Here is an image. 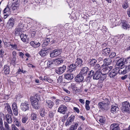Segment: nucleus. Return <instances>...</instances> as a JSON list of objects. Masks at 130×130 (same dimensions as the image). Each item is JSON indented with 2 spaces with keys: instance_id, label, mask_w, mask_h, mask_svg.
<instances>
[{
  "instance_id": "obj_27",
  "label": "nucleus",
  "mask_w": 130,
  "mask_h": 130,
  "mask_svg": "<svg viewBox=\"0 0 130 130\" xmlns=\"http://www.w3.org/2000/svg\"><path fill=\"white\" fill-rule=\"evenodd\" d=\"M110 52V49L108 48L103 49L102 50L103 54L105 55H107L109 54Z\"/></svg>"
},
{
  "instance_id": "obj_19",
  "label": "nucleus",
  "mask_w": 130,
  "mask_h": 130,
  "mask_svg": "<svg viewBox=\"0 0 130 130\" xmlns=\"http://www.w3.org/2000/svg\"><path fill=\"white\" fill-rule=\"evenodd\" d=\"M111 59L109 58H106L104 61V64L102 65V67H104L106 66L109 65L111 62Z\"/></svg>"
},
{
  "instance_id": "obj_28",
  "label": "nucleus",
  "mask_w": 130,
  "mask_h": 130,
  "mask_svg": "<svg viewBox=\"0 0 130 130\" xmlns=\"http://www.w3.org/2000/svg\"><path fill=\"white\" fill-rule=\"evenodd\" d=\"M48 53L47 51L45 50H42L39 53V55L42 56H45Z\"/></svg>"
},
{
  "instance_id": "obj_31",
  "label": "nucleus",
  "mask_w": 130,
  "mask_h": 130,
  "mask_svg": "<svg viewBox=\"0 0 130 130\" xmlns=\"http://www.w3.org/2000/svg\"><path fill=\"white\" fill-rule=\"evenodd\" d=\"M46 103L48 107L50 108H52L53 106V103L51 100H47Z\"/></svg>"
},
{
  "instance_id": "obj_40",
  "label": "nucleus",
  "mask_w": 130,
  "mask_h": 130,
  "mask_svg": "<svg viewBox=\"0 0 130 130\" xmlns=\"http://www.w3.org/2000/svg\"><path fill=\"white\" fill-rule=\"evenodd\" d=\"M10 8L8 5L4 9V13L8 14L10 11Z\"/></svg>"
},
{
  "instance_id": "obj_55",
  "label": "nucleus",
  "mask_w": 130,
  "mask_h": 130,
  "mask_svg": "<svg viewBox=\"0 0 130 130\" xmlns=\"http://www.w3.org/2000/svg\"><path fill=\"white\" fill-rule=\"evenodd\" d=\"M64 100L67 102H69L71 100V99L68 96H66L64 98Z\"/></svg>"
},
{
  "instance_id": "obj_57",
  "label": "nucleus",
  "mask_w": 130,
  "mask_h": 130,
  "mask_svg": "<svg viewBox=\"0 0 130 130\" xmlns=\"http://www.w3.org/2000/svg\"><path fill=\"white\" fill-rule=\"evenodd\" d=\"M54 115V113L53 112H51L49 113V116L50 118H52L53 117Z\"/></svg>"
},
{
  "instance_id": "obj_17",
  "label": "nucleus",
  "mask_w": 130,
  "mask_h": 130,
  "mask_svg": "<svg viewBox=\"0 0 130 130\" xmlns=\"http://www.w3.org/2000/svg\"><path fill=\"white\" fill-rule=\"evenodd\" d=\"M15 22L14 19L12 18H10L7 24L9 28H11L13 27Z\"/></svg>"
},
{
  "instance_id": "obj_5",
  "label": "nucleus",
  "mask_w": 130,
  "mask_h": 130,
  "mask_svg": "<svg viewBox=\"0 0 130 130\" xmlns=\"http://www.w3.org/2000/svg\"><path fill=\"white\" fill-rule=\"evenodd\" d=\"M119 68H115L109 72L108 75L110 78H115L119 73Z\"/></svg>"
},
{
  "instance_id": "obj_16",
  "label": "nucleus",
  "mask_w": 130,
  "mask_h": 130,
  "mask_svg": "<svg viewBox=\"0 0 130 130\" xmlns=\"http://www.w3.org/2000/svg\"><path fill=\"white\" fill-rule=\"evenodd\" d=\"M89 69L87 67H85L82 68L80 73L84 76H86L88 72Z\"/></svg>"
},
{
  "instance_id": "obj_61",
  "label": "nucleus",
  "mask_w": 130,
  "mask_h": 130,
  "mask_svg": "<svg viewBox=\"0 0 130 130\" xmlns=\"http://www.w3.org/2000/svg\"><path fill=\"white\" fill-rule=\"evenodd\" d=\"M24 55V54L22 52H19V56L21 57L22 58H24L23 56Z\"/></svg>"
},
{
  "instance_id": "obj_34",
  "label": "nucleus",
  "mask_w": 130,
  "mask_h": 130,
  "mask_svg": "<svg viewBox=\"0 0 130 130\" xmlns=\"http://www.w3.org/2000/svg\"><path fill=\"white\" fill-rule=\"evenodd\" d=\"M119 74H125L127 72V70L125 69H123L121 68L120 69L119 68Z\"/></svg>"
},
{
  "instance_id": "obj_36",
  "label": "nucleus",
  "mask_w": 130,
  "mask_h": 130,
  "mask_svg": "<svg viewBox=\"0 0 130 130\" xmlns=\"http://www.w3.org/2000/svg\"><path fill=\"white\" fill-rule=\"evenodd\" d=\"M50 39L48 38H47L44 41V42H43L42 44V46L43 47H45L50 42Z\"/></svg>"
},
{
  "instance_id": "obj_37",
  "label": "nucleus",
  "mask_w": 130,
  "mask_h": 130,
  "mask_svg": "<svg viewBox=\"0 0 130 130\" xmlns=\"http://www.w3.org/2000/svg\"><path fill=\"white\" fill-rule=\"evenodd\" d=\"M5 129V130H11V128L8 124L7 122H4Z\"/></svg>"
},
{
  "instance_id": "obj_63",
  "label": "nucleus",
  "mask_w": 130,
  "mask_h": 130,
  "mask_svg": "<svg viewBox=\"0 0 130 130\" xmlns=\"http://www.w3.org/2000/svg\"><path fill=\"white\" fill-rule=\"evenodd\" d=\"M17 54L16 52L15 51H13L12 52V57H16V55Z\"/></svg>"
},
{
  "instance_id": "obj_12",
  "label": "nucleus",
  "mask_w": 130,
  "mask_h": 130,
  "mask_svg": "<svg viewBox=\"0 0 130 130\" xmlns=\"http://www.w3.org/2000/svg\"><path fill=\"white\" fill-rule=\"evenodd\" d=\"M12 109L13 111L14 115L15 116H17L18 113V107L16 103L14 102L12 104Z\"/></svg>"
},
{
  "instance_id": "obj_22",
  "label": "nucleus",
  "mask_w": 130,
  "mask_h": 130,
  "mask_svg": "<svg viewBox=\"0 0 130 130\" xmlns=\"http://www.w3.org/2000/svg\"><path fill=\"white\" fill-rule=\"evenodd\" d=\"M110 128L112 130H119L120 128L117 123H113L110 125Z\"/></svg>"
},
{
  "instance_id": "obj_48",
  "label": "nucleus",
  "mask_w": 130,
  "mask_h": 130,
  "mask_svg": "<svg viewBox=\"0 0 130 130\" xmlns=\"http://www.w3.org/2000/svg\"><path fill=\"white\" fill-rule=\"evenodd\" d=\"M11 46V48L12 49H16L17 48V45L16 43H14V44H10L9 46Z\"/></svg>"
},
{
  "instance_id": "obj_33",
  "label": "nucleus",
  "mask_w": 130,
  "mask_h": 130,
  "mask_svg": "<svg viewBox=\"0 0 130 130\" xmlns=\"http://www.w3.org/2000/svg\"><path fill=\"white\" fill-rule=\"evenodd\" d=\"M21 39L24 42H25L26 41L27 39V36L25 35L22 34L20 36Z\"/></svg>"
},
{
  "instance_id": "obj_54",
  "label": "nucleus",
  "mask_w": 130,
  "mask_h": 130,
  "mask_svg": "<svg viewBox=\"0 0 130 130\" xmlns=\"http://www.w3.org/2000/svg\"><path fill=\"white\" fill-rule=\"evenodd\" d=\"M40 115L41 117H43V119L42 120H45V118L44 117V116H45V114L44 111H41L40 112Z\"/></svg>"
},
{
  "instance_id": "obj_45",
  "label": "nucleus",
  "mask_w": 130,
  "mask_h": 130,
  "mask_svg": "<svg viewBox=\"0 0 130 130\" xmlns=\"http://www.w3.org/2000/svg\"><path fill=\"white\" fill-rule=\"evenodd\" d=\"M97 60L94 59H92L91 61L90 62V65L93 66H94L97 62Z\"/></svg>"
},
{
  "instance_id": "obj_42",
  "label": "nucleus",
  "mask_w": 130,
  "mask_h": 130,
  "mask_svg": "<svg viewBox=\"0 0 130 130\" xmlns=\"http://www.w3.org/2000/svg\"><path fill=\"white\" fill-rule=\"evenodd\" d=\"M106 77V75L105 74H102V75H101L99 79L100 82H102L104 80Z\"/></svg>"
},
{
  "instance_id": "obj_32",
  "label": "nucleus",
  "mask_w": 130,
  "mask_h": 130,
  "mask_svg": "<svg viewBox=\"0 0 130 130\" xmlns=\"http://www.w3.org/2000/svg\"><path fill=\"white\" fill-rule=\"evenodd\" d=\"M30 45L34 48L37 47H39L40 45V43L39 42H38L35 45V42L34 41H32L30 43Z\"/></svg>"
},
{
  "instance_id": "obj_43",
  "label": "nucleus",
  "mask_w": 130,
  "mask_h": 130,
  "mask_svg": "<svg viewBox=\"0 0 130 130\" xmlns=\"http://www.w3.org/2000/svg\"><path fill=\"white\" fill-rule=\"evenodd\" d=\"M53 62V61L52 60H51L50 61H48L47 62V66L48 67H52Z\"/></svg>"
},
{
  "instance_id": "obj_23",
  "label": "nucleus",
  "mask_w": 130,
  "mask_h": 130,
  "mask_svg": "<svg viewBox=\"0 0 130 130\" xmlns=\"http://www.w3.org/2000/svg\"><path fill=\"white\" fill-rule=\"evenodd\" d=\"M119 108L117 106L112 105L111 106V108L110 110L111 112L113 113H116V111H118Z\"/></svg>"
},
{
  "instance_id": "obj_11",
  "label": "nucleus",
  "mask_w": 130,
  "mask_h": 130,
  "mask_svg": "<svg viewBox=\"0 0 130 130\" xmlns=\"http://www.w3.org/2000/svg\"><path fill=\"white\" fill-rule=\"evenodd\" d=\"M13 2L12 3L11 7L13 10L17 9L18 8L19 4L18 0H13Z\"/></svg>"
},
{
  "instance_id": "obj_44",
  "label": "nucleus",
  "mask_w": 130,
  "mask_h": 130,
  "mask_svg": "<svg viewBox=\"0 0 130 130\" xmlns=\"http://www.w3.org/2000/svg\"><path fill=\"white\" fill-rule=\"evenodd\" d=\"M31 118L32 120H36L37 119V115L34 113H32L31 114Z\"/></svg>"
},
{
  "instance_id": "obj_50",
  "label": "nucleus",
  "mask_w": 130,
  "mask_h": 130,
  "mask_svg": "<svg viewBox=\"0 0 130 130\" xmlns=\"http://www.w3.org/2000/svg\"><path fill=\"white\" fill-rule=\"evenodd\" d=\"M99 120L101 124L104 123L105 122V120L102 117H100Z\"/></svg>"
},
{
  "instance_id": "obj_24",
  "label": "nucleus",
  "mask_w": 130,
  "mask_h": 130,
  "mask_svg": "<svg viewBox=\"0 0 130 130\" xmlns=\"http://www.w3.org/2000/svg\"><path fill=\"white\" fill-rule=\"evenodd\" d=\"M64 77L65 79L68 80H71L73 78L72 74L69 73H67L65 74Z\"/></svg>"
},
{
  "instance_id": "obj_46",
  "label": "nucleus",
  "mask_w": 130,
  "mask_h": 130,
  "mask_svg": "<svg viewBox=\"0 0 130 130\" xmlns=\"http://www.w3.org/2000/svg\"><path fill=\"white\" fill-rule=\"evenodd\" d=\"M100 68V65L99 64L97 63L95 65L94 69L95 70V72H97L98 70V71H101Z\"/></svg>"
},
{
  "instance_id": "obj_39",
  "label": "nucleus",
  "mask_w": 130,
  "mask_h": 130,
  "mask_svg": "<svg viewBox=\"0 0 130 130\" xmlns=\"http://www.w3.org/2000/svg\"><path fill=\"white\" fill-rule=\"evenodd\" d=\"M0 130H5L3 126L2 119L1 118H0Z\"/></svg>"
},
{
  "instance_id": "obj_52",
  "label": "nucleus",
  "mask_w": 130,
  "mask_h": 130,
  "mask_svg": "<svg viewBox=\"0 0 130 130\" xmlns=\"http://www.w3.org/2000/svg\"><path fill=\"white\" fill-rule=\"evenodd\" d=\"M11 126L12 130H19V129L16 127L14 124H12Z\"/></svg>"
},
{
  "instance_id": "obj_13",
  "label": "nucleus",
  "mask_w": 130,
  "mask_h": 130,
  "mask_svg": "<svg viewBox=\"0 0 130 130\" xmlns=\"http://www.w3.org/2000/svg\"><path fill=\"white\" fill-rule=\"evenodd\" d=\"M75 118V116L73 115H71L67 120L66 122L65 123L66 126H69L73 122Z\"/></svg>"
},
{
  "instance_id": "obj_6",
  "label": "nucleus",
  "mask_w": 130,
  "mask_h": 130,
  "mask_svg": "<svg viewBox=\"0 0 130 130\" xmlns=\"http://www.w3.org/2000/svg\"><path fill=\"white\" fill-rule=\"evenodd\" d=\"M99 108L102 111H106L108 108V105L103 102H100L98 103Z\"/></svg>"
},
{
  "instance_id": "obj_49",
  "label": "nucleus",
  "mask_w": 130,
  "mask_h": 130,
  "mask_svg": "<svg viewBox=\"0 0 130 130\" xmlns=\"http://www.w3.org/2000/svg\"><path fill=\"white\" fill-rule=\"evenodd\" d=\"M122 6L124 9H126L128 7L127 2H125L123 3L122 4Z\"/></svg>"
},
{
  "instance_id": "obj_41",
  "label": "nucleus",
  "mask_w": 130,
  "mask_h": 130,
  "mask_svg": "<svg viewBox=\"0 0 130 130\" xmlns=\"http://www.w3.org/2000/svg\"><path fill=\"white\" fill-rule=\"evenodd\" d=\"M110 20L112 25V28H113V27L116 26L117 20L115 18H113L111 20Z\"/></svg>"
},
{
  "instance_id": "obj_60",
  "label": "nucleus",
  "mask_w": 130,
  "mask_h": 130,
  "mask_svg": "<svg viewBox=\"0 0 130 130\" xmlns=\"http://www.w3.org/2000/svg\"><path fill=\"white\" fill-rule=\"evenodd\" d=\"M74 110L76 111L77 113H79V109L77 107H74L73 108Z\"/></svg>"
},
{
  "instance_id": "obj_9",
  "label": "nucleus",
  "mask_w": 130,
  "mask_h": 130,
  "mask_svg": "<svg viewBox=\"0 0 130 130\" xmlns=\"http://www.w3.org/2000/svg\"><path fill=\"white\" fill-rule=\"evenodd\" d=\"M126 59L123 58H122L116 62V64L119 66V67H122L125 64Z\"/></svg>"
},
{
  "instance_id": "obj_62",
  "label": "nucleus",
  "mask_w": 130,
  "mask_h": 130,
  "mask_svg": "<svg viewBox=\"0 0 130 130\" xmlns=\"http://www.w3.org/2000/svg\"><path fill=\"white\" fill-rule=\"evenodd\" d=\"M4 51L3 50L1 49L0 50V56H2L4 53Z\"/></svg>"
},
{
  "instance_id": "obj_47",
  "label": "nucleus",
  "mask_w": 130,
  "mask_h": 130,
  "mask_svg": "<svg viewBox=\"0 0 130 130\" xmlns=\"http://www.w3.org/2000/svg\"><path fill=\"white\" fill-rule=\"evenodd\" d=\"M63 60L61 59H58L55 62V64L56 65H58L60 64L61 63L63 62Z\"/></svg>"
},
{
  "instance_id": "obj_51",
  "label": "nucleus",
  "mask_w": 130,
  "mask_h": 130,
  "mask_svg": "<svg viewBox=\"0 0 130 130\" xmlns=\"http://www.w3.org/2000/svg\"><path fill=\"white\" fill-rule=\"evenodd\" d=\"M16 57H12V58L11 60V63L13 64H16Z\"/></svg>"
},
{
  "instance_id": "obj_3",
  "label": "nucleus",
  "mask_w": 130,
  "mask_h": 130,
  "mask_svg": "<svg viewBox=\"0 0 130 130\" xmlns=\"http://www.w3.org/2000/svg\"><path fill=\"white\" fill-rule=\"evenodd\" d=\"M122 105L121 109L123 112H128V113L130 112V105L128 102H124L122 103Z\"/></svg>"
},
{
  "instance_id": "obj_35",
  "label": "nucleus",
  "mask_w": 130,
  "mask_h": 130,
  "mask_svg": "<svg viewBox=\"0 0 130 130\" xmlns=\"http://www.w3.org/2000/svg\"><path fill=\"white\" fill-rule=\"evenodd\" d=\"M5 108L7 110V111L9 114L12 115L13 114L11 108L10 106L8 105H7L5 107Z\"/></svg>"
},
{
  "instance_id": "obj_14",
  "label": "nucleus",
  "mask_w": 130,
  "mask_h": 130,
  "mask_svg": "<svg viewBox=\"0 0 130 130\" xmlns=\"http://www.w3.org/2000/svg\"><path fill=\"white\" fill-rule=\"evenodd\" d=\"M83 75L80 73L77 75L75 78L76 82H77L80 83L83 81L84 79V77Z\"/></svg>"
},
{
  "instance_id": "obj_38",
  "label": "nucleus",
  "mask_w": 130,
  "mask_h": 130,
  "mask_svg": "<svg viewBox=\"0 0 130 130\" xmlns=\"http://www.w3.org/2000/svg\"><path fill=\"white\" fill-rule=\"evenodd\" d=\"M101 30L104 34L108 32V30L105 26H103Z\"/></svg>"
},
{
  "instance_id": "obj_58",
  "label": "nucleus",
  "mask_w": 130,
  "mask_h": 130,
  "mask_svg": "<svg viewBox=\"0 0 130 130\" xmlns=\"http://www.w3.org/2000/svg\"><path fill=\"white\" fill-rule=\"evenodd\" d=\"M47 78L46 79V80L49 83H52L53 82V80L52 79H51L50 78H49V77L48 78Z\"/></svg>"
},
{
  "instance_id": "obj_2",
  "label": "nucleus",
  "mask_w": 130,
  "mask_h": 130,
  "mask_svg": "<svg viewBox=\"0 0 130 130\" xmlns=\"http://www.w3.org/2000/svg\"><path fill=\"white\" fill-rule=\"evenodd\" d=\"M98 70L97 72H95L94 74V71L93 70L90 71L88 73V77H93V79H94L98 80L99 79L102 73L100 71Z\"/></svg>"
},
{
  "instance_id": "obj_53",
  "label": "nucleus",
  "mask_w": 130,
  "mask_h": 130,
  "mask_svg": "<svg viewBox=\"0 0 130 130\" xmlns=\"http://www.w3.org/2000/svg\"><path fill=\"white\" fill-rule=\"evenodd\" d=\"M116 55V53L114 52H112L109 55V57L111 58H113Z\"/></svg>"
},
{
  "instance_id": "obj_8",
  "label": "nucleus",
  "mask_w": 130,
  "mask_h": 130,
  "mask_svg": "<svg viewBox=\"0 0 130 130\" xmlns=\"http://www.w3.org/2000/svg\"><path fill=\"white\" fill-rule=\"evenodd\" d=\"M66 67L65 66H63L62 67H60L56 68L55 72L58 74H61L65 71Z\"/></svg>"
},
{
  "instance_id": "obj_21",
  "label": "nucleus",
  "mask_w": 130,
  "mask_h": 130,
  "mask_svg": "<svg viewBox=\"0 0 130 130\" xmlns=\"http://www.w3.org/2000/svg\"><path fill=\"white\" fill-rule=\"evenodd\" d=\"M75 64L76 65L80 67L83 66V60L80 58H77L76 60Z\"/></svg>"
},
{
  "instance_id": "obj_15",
  "label": "nucleus",
  "mask_w": 130,
  "mask_h": 130,
  "mask_svg": "<svg viewBox=\"0 0 130 130\" xmlns=\"http://www.w3.org/2000/svg\"><path fill=\"white\" fill-rule=\"evenodd\" d=\"M122 28L125 29H127L129 28L130 25L128 24L127 22L123 20L121 21Z\"/></svg>"
},
{
  "instance_id": "obj_7",
  "label": "nucleus",
  "mask_w": 130,
  "mask_h": 130,
  "mask_svg": "<svg viewBox=\"0 0 130 130\" xmlns=\"http://www.w3.org/2000/svg\"><path fill=\"white\" fill-rule=\"evenodd\" d=\"M61 50L59 49L54 50L52 51L50 54L51 57H54L59 55L61 53Z\"/></svg>"
},
{
  "instance_id": "obj_1",
  "label": "nucleus",
  "mask_w": 130,
  "mask_h": 130,
  "mask_svg": "<svg viewBox=\"0 0 130 130\" xmlns=\"http://www.w3.org/2000/svg\"><path fill=\"white\" fill-rule=\"evenodd\" d=\"M31 104L32 107L35 109H38L39 107V100H40L39 96L36 95L34 96H31L30 98Z\"/></svg>"
},
{
  "instance_id": "obj_59",
  "label": "nucleus",
  "mask_w": 130,
  "mask_h": 130,
  "mask_svg": "<svg viewBox=\"0 0 130 130\" xmlns=\"http://www.w3.org/2000/svg\"><path fill=\"white\" fill-rule=\"evenodd\" d=\"M15 125L18 127L20 126L21 125V124L20 122L18 121L14 123Z\"/></svg>"
},
{
  "instance_id": "obj_20",
  "label": "nucleus",
  "mask_w": 130,
  "mask_h": 130,
  "mask_svg": "<svg viewBox=\"0 0 130 130\" xmlns=\"http://www.w3.org/2000/svg\"><path fill=\"white\" fill-rule=\"evenodd\" d=\"M69 71L70 72H72L76 70V66L75 64H72L68 66Z\"/></svg>"
},
{
  "instance_id": "obj_25",
  "label": "nucleus",
  "mask_w": 130,
  "mask_h": 130,
  "mask_svg": "<svg viewBox=\"0 0 130 130\" xmlns=\"http://www.w3.org/2000/svg\"><path fill=\"white\" fill-rule=\"evenodd\" d=\"M10 67L7 65H5L4 66L3 70L5 74H8L10 72Z\"/></svg>"
},
{
  "instance_id": "obj_29",
  "label": "nucleus",
  "mask_w": 130,
  "mask_h": 130,
  "mask_svg": "<svg viewBox=\"0 0 130 130\" xmlns=\"http://www.w3.org/2000/svg\"><path fill=\"white\" fill-rule=\"evenodd\" d=\"M109 72V67H106L103 68L102 70V74L106 75Z\"/></svg>"
},
{
  "instance_id": "obj_30",
  "label": "nucleus",
  "mask_w": 130,
  "mask_h": 130,
  "mask_svg": "<svg viewBox=\"0 0 130 130\" xmlns=\"http://www.w3.org/2000/svg\"><path fill=\"white\" fill-rule=\"evenodd\" d=\"M28 119V117L27 116H23L21 119V121L24 124L26 123Z\"/></svg>"
},
{
  "instance_id": "obj_64",
  "label": "nucleus",
  "mask_w": 130,
  "mask_h": 130,
  "mask_svg": "<svg viewBox=\"0 0 130 130\" xmlns=\"http://www.w3.org/2000/svg\"><path fill=\"white\" fill-rule=\"evenodd\" d=\"M78 124L77 123H75L74 125H72V127L75 130L77 129V127Z\"/></svg>"
},
{
  "instance_id": "obj_4",
  "label": "nucleus",
  "mask_w": 130,
  "mask_h": 130,
  "mask_svg": "<svg viewBox=\"0 0 130 130\" xmlns=\"http://www.w3.org/2000/svg\"><path fill=\"white\" fill-rule=\"evenodd\" d=\"M30 106L29 103L27 102L22 103L20 105V108L23 111H26L29 110Z\"/></svg>"
},
{
  "instance_id": "obj_10",
  "label": "nucleus",
  "mask_w": 130,
  "mask_h": 130,
  "mask_svg": "<svg viewBox=\"0 0 130 130\" xmlns=\"http://www.w3.org/2000/svg\"><path fill=\"white\" fill-rule=\"evenodd\" d=\"M67 110V107L65 105H61L58 109V111L60 113L64 114Z\"/></svg>"
},
{
  "instance_id": "obj_56",
  "label": "nucleus",
  "mask_w": 130,
  "mask_h": 130,
  "mask_svg": "<svg viewBox=\"0 0 130 130\" xmlns=\"http://www.w3.org/2000/svg\"><path fill=\"white\" fill-rule=\"evenodd\" d=\"M126 59L125 64H130V61L129 60V57H128L127 58H125Z\"/></svg>"
},
{
  "instance_id": "obj_18",
  "label": "nucleus",
  "mask_w": 130,
  "mask_h": 130,
  "mask_svg": "<svg viewBox=\"0 0 130 130\" xmlns=\"http://www.w3.org/2000/svg\"><path fill=\"white\" fill-rule=\"evenodd\" d=\"M22 30L19 27H17L15 30V36L21 35L22 34Z\"/></svg>"
},
{
  "instance_id": "obj_26",
  "label": "nucleus",
  "mask_w": 130,
  "mask_h": 130,
  "mask_svg": "<svg viewBox=\"0 0 130 130\" xmlns=\"http://www.w3.org/2000/svg\"><path fill=\"white\" fill-rule=\"evenodd\" d=\"M5 119L8 123L9 124L12 123V120L10 115L8 114H6L5 116Z\"/></svg>"
}]
</instances>
